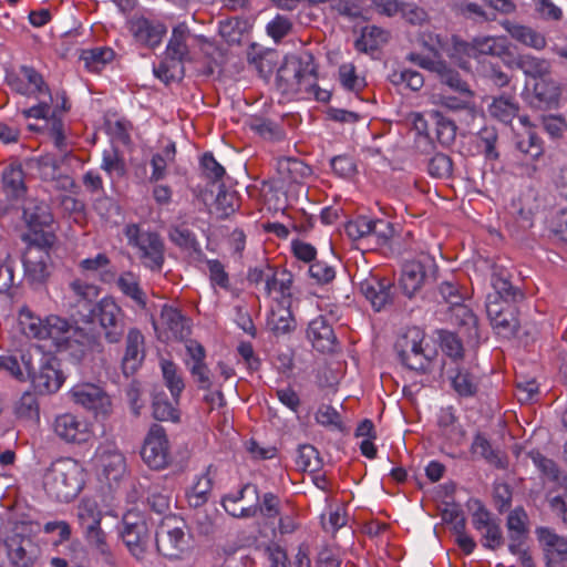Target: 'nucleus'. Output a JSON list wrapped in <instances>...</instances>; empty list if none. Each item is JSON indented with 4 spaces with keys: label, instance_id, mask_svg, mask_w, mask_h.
I'll return each mask as SVG.
<instances>
[{
    "label": "nucleus",
    "instance_id": "obj_62",
    "mask_svg": "<svg viewBox=\"0 0 567 567\" xmlns=\"http://www.w3.org/2000/svg\"><path fill=\"white\" fill-rule=\"evenodd\" d=\"M291 30V20L281 14H277L266 27L267 34L272 38L275 42H279L282 38L289 34Z\"/></svg>",
    "mask_w": 567,
    "mask_h": 567
},
{
    "label": "nucleus",
    "instance_id": "obj_6",
    "mask_svg": "<svg viewBox=\"0 0 567 567\" xmlns=\"http://www.w3.org/2000/svg\"><path fill=\"white\" fill-rule=\"evenodd\" d=\"M19 327L28 338L47 340L51 339L59 344L69 332L70 324L58 316H48L42 319L33 313L27 306H23L18 313Z\"/></svg>",
    "mask_w": 567,
    "mask_h": 567
},
{
    "label": "nucleus",
    "instance_id": "obj_63",
    "mask_svg": "<svg viewBox=\"0 0 567 567\" xmlns=\"http://www.w3.org/2000/svg\"><path fill=\"white\" fill-rule=\"evenodd\" d=\"M154 74L162 82L168 84L183 75V66L181 63H172L169 60H164L158 66L154 68Z\"/></svg>",
    "mask_w": 567,
    "mask_h": 567
},
{
    "label": "nucleus",
    "instance_id": "obj_2",
    "mask_svg": "<svg viewBox=\"0 0 567 567\" xmlns=\"http://www.w3.org/2000/svg\"><path fill=\"white\" fill-rule=\"evenodd\" d=\"M83 466L71 457L55 460L43 475V488L56 502L69 503L85 485Z\"/></svg>",
    "mask_w": 567,
    "mask_h": 567
},
{
    "label": "nucleus",
    "instance_id": "obj_64",
    "mask_svg": "<svg viewBox=\"0 0 567 567\" xmlns=\"http://www.w3.org/2000/svg\"><path fill=\"white\" fill-rule=\"evenodd\" d=\"M16 413L20 417L29 420L39 419L38 401L35 396L30 392L23 393L16 406Z\"/></svg>",
    "mask_w": 567,
    "mask_h": 567
},
{
    "label": "nucleus",
    "instance_id": "obj_57",
    "mask_svg": "<svg viewBox=\"0 0 567 567\" xmlns=\"http://www.w3.org/2000/svg\"><path fill=\"white\" fill-rule=\"evenodd\" d=\"M371 229V219L367 216H359L344 225V233L352 240L370 239Z\"/></svg>",
    "mask_w": 567,
    "mask_h": 567
},
{
    "label": "nucleus",
    "instance_id": "obj_31",
    "mask_svg": "<svg viewBox=\"0 0 567 567\" xmlns=\"http://www.w3.org/2000/svg\"><path fill=\"white\" fill-rule=\"evenodd\" d=\"M214 474L215 470L213 465H209L206 471L198 476L190 491L187 492V501L190 507L198 508L208 502L213 487Z\"/></svg>",
    "mask_w": 567,
    "mask_h": 567
},
{
    "label": "nucleus",
    "instance_id": "obj_16",
    "mask_svg": "<svg viewBox=\"0 0 567 567\" xmlns=\"http://www.w3.org/2000/svg\"><path fill=\"white\" fill-rule=\"evenodd\" d=\"M433 266V260L424 256L419 260H410L403 265L400 286L403 293L412 298L424 285L427 269Z\"/></svg>",
    "mask_w": 567,
    "mask_h": 567
},
{
    "label": "nucleus",
    "instance_id": "obj_17",
    "mask_svg": "<svg viewBox=\"0 0 567 567\" xmlns=\"http://www.w3.org/2000/svg\"><path fill=\"white\" fill-rule=\"evenodd\" d=\"M52 426L56 436L66 443H83L91 436L89 424L72 413L58 415Z\"/></svg>",
    "mask_w": 567,
    "mask_h": 567
},
{
    "label": "nucleus",
    "instance_id": "obj_26",
    "mask_svg": "<svg viewBox=\"0 0 567 567\" xmlns=\"http://www.w3.org/2000/svg\"><path fill=\"white\" fill-rule=\"evenodd\" d=\"M37 168L41 179L54 183L58 189H68L73 185V181L62 174L60 162L52 155H44L37 159Z\"/></svg>",
    "mask_w": 567,
    "mask_h": 567
},
{
    "label": "nucleus",
    "instance_id": "obj_21",
    "mask_svg": "<svg viewBox=\"0 0 567 567\" xmlns=\"http://www.w3.org/2000/svg\"><path fill=\"white\" fill-rule=\"evenodd\" d=\"M128 27L135 40L150 48L159 45L166 33V27L163 23L153 22L143 17L131 19Z\"/></svg>",
    "mask_w": 567,
    "mask_h": 567
},
{
    "label": "nucleus",
    "instance_id": "obj_43",
    "mask_svg": "<svg viewBox=\"0 0 567 567\" xmlns=\"http://www.w3.org/2000/svg\"><path fill=\"white\" fill-rule=\"evenodd\" d=\"M477 147L482 151L484 156L489 161H497L499 153L496 144L498 141L497 130L493 126H484L476 135Z\"/></svg>",
    "mask_w": 567,
    "mask_h": 567
},
{
    "label": "nucleus",
    "instance_id": "obj_40",
    "mask_svg": "<svg viewBox=\"0 0 567 567\" xmlns=\"http://www.w3.org/2000/svg\"><path fill=\"white\" fill-rule=\"evenodd\" d=\"M76 517L83 530L101 525L102 512L95 501L83 498L76 507Z\"/></svg>",
    "mask_w": 567,
    "mask_h": 567
},
{
    "label": "nucleus",
    "instance_id": "obj_13",
    "mask_svg": "<svg viewBox=\"0 0 567 567\" xmlns=\"http://www.w3.org/2000/svg\"><path fill=\"white\" fill-rule=\"evenodd\" d=\"M73 402L96 414H106L111 408L110 396L97 385L78 384L71 390Z\"/></svg>",
    "mask_w": 567,
    "mask_h": 567
},
{
    "label": "nucleus",
    "instance_id": "obj_49",
    "mask_svg": "<svg viewBox=\"0 0 567 567\" xmlns=\"http://www.w3.org/2000/svg\"><path fill=\"white\" fill-rule=\"evenodd\" d=\"M431 116L435 124V134L437 141L442 145H451L456 137L455 123L452 120L443 116L440 112H432Z\"/></svg>",
    "mask_w": 567,
    "mask_h": 567
},
{
    "label": "nucleus",
    "instance_id": "obj_27",
    "mask_svg": "<svg viewBox=\"0 0 567 567\" xmlns=\"http://www.w3.org/2000/svg\"><path fill=\"white\" fill-rule=\"evenodd\" d=\"M190 33L185 24L175 27L166 47L165 58L172 63L183 64L189 58L187 40Z\"/></svg>",
    "mask_w": 567,
    "mask_h": 567
},
{
    "label": "nucleus",
    "instance_id": "obj_36",
    "mask_svg": "<svg viewBox=\"0 0 567 567\" xmlns=\"http://www.w3.org/2000/svg\"><path fill=\"white\" fill-rule=\"evenodd\" d=\"M159 365L165 385L169 390L174 401L178 402V399L185 388L182 371L173 361L166 359H162L159 361Z\"/></svg>",
    "mask_w": 567,
    "mask_h": 567
},
{
    "label": "nucleus",
    "instance_id": "obj_46",
    "mask_svg": "<svg viewBox=\"0 0 567 567\" xmlns=\"http://www.w3.org/2000/svg\"><path fill=\"white\" fill-rule=\"evenodd\" d=\"M516 148L532 159H537L543 155V142L540 137L528 127L524 134L517 136Z\"/></svg>",
    "mask_w": 567,
    "mask_h": 567
},
{
    "label": "nucleus",
    "instance_id": "obj_38",
    "mask_svg": "<svg viewBox=\"0 0 567 567\" xmlns=\"http://www.w3.org/2000/svg\"><path fill=\"white\" fill-rule=\"evenodd\" d=\"M110 259L105 254H97L92 258H85L80 261L79 267L87 274H96L104 282L115 279V271L110 269Z\"/></svg>",
    "mask_w": 567,
    "mask_h": 567
},
{
    "label": "nucleus",
    "instance_id": "obj_34",
    "mask_svg": "<svg viewBox=\"0 0 567 567\" xmlns=\"http://www.w3.org/2000/svg\"><path fill=\"white\" fill-rule=\"evenodd\" d=\"M525 518L526 514L522 508H515L507 517L506 526L511 540L508 548L512 554L520 553V546L526 533Z\"/></svg>",
    "mask_w": 567,
    "mask_h": 567
},
{
    "label": "nucleus",
    "instance_id": "obj_42",
    "mask_svg": "<svg viewBox=\"0 0 567 567\" xmlns=\"http://www.w3.org/2000/svg\"><path fill=\"white\" fill-rule=\"evenodd\" d=\"M534 94L540 103L551 106L558 103L561 90L558 82L545 76L535 83Z\"/></svg>",
    "mask_w": 567,
    "mask_h": 567
},
{
    "label": "nucleus",
    "instance_id": "obj_15",
    "mask_svg": "<svg viewBox=\"0 0 567 567\" xmlns=\"http://www.w3.org/2000/svg\"><path fill=\"white\" fill-rule=\"evenodd\" d=\"M144 359L145 338L137 328H131L125 337V349L121 360L124 375L134 374L142 367Z\"/></svg>",
    "mask_w": 567,
    "mask_h": 567
},
{
    "label": "nucleus",
    "instance_id": "obj_25",
    "mask_svg": "<svg viewBox=\"0 0 567 567\" xmlns=\"http://www.w3.org/2000/svg\"><path fill=\"white\" fill-rule=\"evenodd\" d=\"M288 300H281L271 308L267 318L268 329L277 337L292 332L296 328V321L290 311Z\"/></svg>",
    "mask_w": 567,
    "mask_h": 567
},
{
    "label": "nucleus",
    "instance_id": "obj_51",
    "mask_svg": "<svg viewBox=\"0 0 567 567\" xmlns=\"http://www.w3.org/2000/svg\"><path fill=\"white\" fill-rule=\"evenodd\" d=\"M297 464L303 471L318 472L322 467V460L315 446L305 444L298 449Z\"/></svg>",
    "mask_w": 567,
    "mask_h": 567
},
{
    "label": "nucleus",
    "instance_id": "obj_22",
    "mask_svg": "<svg viewBox=\"0 0 567 567\" xmlns=\"http://www.w3.org/2000/svg\"><path fill=\"white\" fill-rule=\"evenodd\" d=\"M307 338L313 348L320 352H333L337 347V337L329 321L319 316L309 322Z\"/></svg>",
    "mask_w": 567,
    "mask_h": 567
},
{
    "label": "nucleus",
    "instance_id": "obj_52",
    "mask_svg": "<svg viewBox=\"0 0 567 567\" xmlns=\"http://www.w3.org/2000/svg\"><path fill=\"white\" fill-rule=\"evenodd\" d=\"M113 51L109 48H94L83 50L81 60L89 70L99 71L101 66L113 59Z\"/></svg>",
    "mask_w": 567,
    "mask_h": 567
},
{
    "label": "nucleus",
    "instance_id": "obj_61",
    "mask_svg": "<svg viewBox=\"0 0 567 567\" xmlns=\"http://www.w3.org/2000/svg\"><path fill=\"white\" fill-rule=\"evenodd\" d=\"M249 127L265 138L276 140L281 137L279 126L272 121L264 117H251L249 120Z\"/></svg>",
    "mask_w": 567,
    "mask_h": 567
},
{
    "label": "nucleus",
    "instance_id": "obj_39",
    "mask_svg": "<svg viewBox=\"0 0 567 567\" xmlns=\"http://www.w3.org/2000/svg\"><path fill=\"white\" fill-rule=\"evenodd\" d=\"M153 324L155 329L161 326L168 330L173 337L178 338L183 337L185 320L177 309L165 305L161 310L159 319L154 321Z\"/></svg>",
    "mask_w": 567,
    "mask_h": 567
},
{
    "label": "nucleus",
    "instance_id": "obj_14",
    "mask_svg": "<svg viewBox=\"0 0 567 567\" xmlns=\"http://www.w3.org/2000/svg\"><path fill=\"white\" fill-rule=\"evenodd\" d=\"M94 461L102 475L109 481L117 482L126 473L125 456L114 445L100 446L96 450Z\"/></svg>",
    "mask_w": 567,
    "mask_h": 567
},
{
    "label": "nucleus",
    "instance_id": "obj_23",
    "mask_svg": "<svg viewBox=\"0 0 567 567\" xmlns=\"http://www.w3.org/2000/svg\"><path fill=\"white\" fill-rule=\"evenodd\" d=\"M50 254L44 249L28 246L23 255L25 275L32 282H43L49 277Z\"/></svg>",
    "mask_w": 567,
    "mask_h": 567
},
{
    "label": "nucleus",
    "instance_id": "obj_30",
    "mask_svg": "<svg viewBox=\"0 0 567 567\" xmlns=\"http://www.w3.org/2000/svg\"><path fill=\"white\" fill-rule=\"evenodd\" d=\"M446 373L452 388L460 396L470 398L476 394L478 389L477 378L465 368L458 365L449 368Z\"/></svg>",
    "mask_w": 567,
    "mask_h": 567
},
{
    "label": "nucleus",
    "instance_id": "obj_45",
    "mask_svg": "<svg viewBox=\"0 0 567 567\" xmlns=\"http://www.w3.org/2000/svg\"><path fill=\"white\" fill-rule=\"evenodd\" d=\"M4 189L12 196L19 197L24 190V174L20 165H10L2 173Z\"/></svg>",
    "mask_w": 567,
    "mask_h": 567
},
{
    "label": "nucleus",
    "instance_id": "obj_9",
    "mask_svg": "<svg viewBox=\"0 0 567 567\" xmlns=\"http://www.w3.org/2000/svg\"><path fill=\"white\" fill-rule=\"evenodd\" d=\"M31 524L17 522L13 524L10 535L4 539L7 554L11 564L16 567H33L37 559V546L31 537Z\"/></svg>",
    "mask_w": 567,
    "mask_h": 567
},
{
    "label": "nucleus",
    "instance_id": "obj_7",
    "mask_svg": "<svg viewBox=\"0 0 567 567\" xmlns=\"http://www.w3.org/2000/svg\"><path fill=\"white\" fill-rule=\"evenodd\" d=\"M130 246L138 249L142 264L152 269L161 270L164 264V243L158 234L144 231L137 225L131 224L125 228Z\"/></svg>",
    "mask_w": 567,
    "mask_h": 567
},
{
    "label": "nucleus",
    "instance_id": "obj_50",
    "mask_svg": "<svg viewBox=\"0 0 567 567\" xmlns=\"http://www.w3.org/2000/svg\"><path fill=\"white\" fill-rule=\"evenodd\" d=\"M538 540L546 547L547 551H555L559 556L567 557V539L558 536L547 527L536 529Z\"/></svg>",
    "mask_w": 567,
    "mask_h": 567
},
{
    "label": "nucleus",
    "instance_id": "obj_59",
    "mask_svg": "<svg viewBox=\"0 0 567 567\" xmlns=\"http://www.w3.org/2000/svg\"><path fill=\"white\" fill-rule=\"evenodd\" d=\"M453 163L452 159L443 154H435L427 164V172L435 178H446L452 174Z\"/></svg>",
    "mask_w": 567,
    "mask_h": 567
},
{
    "label": "nucleus",
    "instance_id": "obj_24",
    "mask_svg": "<svg viewBox=\"0 0 567 567\" xmlns=\"http://www.w3.org/2000/svg\"><path fill=\"white\" fill-rule=\"evenodd\" d=\"M449 319L453 324L464 330L468 342L474 346L478 343L477 318L466 305L458 302L454 307H450Z\"/></svg>",
    "mask_w": 567,
    "mask_h": 567
},
{
    "label": "nucleus",
    "instance_id": "obj_11",
    "mask_svg": "<svg viewBox=\"0 0 567 567\" xmlns=\"http://www.w3.org/2000/svg\"><path fill=\"white\" fill-rule=\"evenodd\" d=\"M423 336L420 330H411L396 343L398 355L403 365L414 371H426L431 357L422 347Z\"/></svg>",
    "mask_w": 567,
    "mask_h": 567
},
{
    "label": "nucleus",
    "instance_id": "obj_35",
    "mask_svg": "<svg viewBox=\"0 0 567 567\" xmlns=\"http://www.w3.org/2000/svg\"><path fill=\"white\" fill-rule=\"evenodd\" d=\"M120 291L132 299L138 307L146 306V295L140 286V278L132 271L122 272L116 279Z\"/></svg>",
    "mask_w": 567,
    "mask_h": 567
},
{
    "label": "nucleus",
    "instance_id": "obj_55",
    "mask_svg": "<svg viewBox=\"0 0 567 567\" xmlns=\"http://www.w3.org/2000/svg\"><path fill=\"white\" fill-rule=\"evenodd\" d=\"M252 494L254 497L259 501V491L258 487L254 484L247 483L244 484L240 489L235 494H227L221 499V505L224 509L236 518H243L241 516H238L239 509H230V504H237L239 501H243L246 497V494Z\"/></svg>",
    "mask_w": 567,
    "mask_h": 567
},
{
    "label": "nucleus",
    "instance_id": "obj_8",
    "mask_svg": "<svg viewBox=\"0 0 567 567\" xmlns=\"http://www.w3.org/2000/svg\"><path fill=\"white\" fill-rule=\"evenodd\" d=\"M91 315L109 343L122 340L126 331V316L114 298L103 297L93 306Z\"/></svg>",
    "mask_w": 567,
    "mask_h": 567
},
{
    "label": "nucleus",
    "instance_id": "obj_5",
    "mask_svg": "<svg viewBox=\"0 0 567 567\" xmlns=\"http://www.w3.org/2000/svg\"><path fill=\"white\" fill-rule=\"evenodd\" d=\"M157 551L164 557L182 558L190 549V535L185 532L183 519L169 515L165 516L155 533Z\"/></svg>",
    "mask_w": 567,
    "mask_h": 567
},
{
    "label": "nucleus",
    "instance_id": "obj_47",
    "mask_svg": "<svg viewBox=\"0 0 567 567\" xmlns=\"http://www.w3.org/2000/svg\"><path fill=\"white\" fill-rule=\"evenodd\" d=\"M436 74L440 76L441 82L455 93L473 95L468 84L464 82L458 72L451 69L445 61L442 62V66L439 68Z\"/></svg>",
    "mask_w": 567,
    "mask_h": 567
},
{
    "label": "nucleus",
    "instance_id": "obj_4",
    "mask_svg": "<svg viewBox=\"0 0 567 567\" xmlns=\"http://www.w3.org/2000/svg\"><path fill=\"white\" fill-rule=\"evenodd\" d=\"M451 41L450 45L447 41H443L440 35H436L437 49L445 51L449 56L454 59L502 56L507 51V45L502 38L491 35L476 37L471 42L453 37Z\"/></svg>",
    "mask_w": 567,
    "mask_h": 567
},
{
    "label": "nucleus",
    "instance_id": "obj_3",
    "mask_svg": "<svg viewBox=\"0 0 567 567\" xmlns=\"http://www.w3.org/2000/svg\"><path fill=\"white\" fill-rule=\"evenodd\" d=\"M21 363L34 390L40 394L55 393L64 382L59 360L53 355L35 353L21 354Z\"/></svg>",
    "mask_w": 567,
    "mask_h": 567
},
{
    "label": "nucleus",
    "instance_id": "obj_48",
    "mask_svg": "<svg viewBox=\"0 0 567 567\" xmlns=\"http://www.w3.org/2000/svg\"><path fill=\"white\" fill-rule=\"evenodd\" d=\"M472 453L483 457L489 464L503 467L499 452L492 447L489 441L481 433H477L471 446Z\"/></svg>",
    "mask_w": 567,
    "mask_h": 567
},
{
    "label": "nucleus",
    "instance_id": "obj_56",
    "mask_svg": "<svg viewBox=\"0 0 567 567\" xmlns=\"http://www.w3.org/2000/svg\"><path fill=\"white\" fill-rule=\"evenodd\" d=\"M441 348L446 355L454 361L463 358V344L461 339L451 331L441 330L440 333Z\"/></svg>",
    "mask_w": 567,
    "mask_h": 567
},
{
    "label": "nucleus",
    "instance_id": "obj_44",
    "mask_svg": "<svg viewBox=\"0 0 567 567\" xmlns=\"http://www.w3.org/2000/svg\"><path fill=\"white\" fill-rule=\"evenodd\" d=\"M101 168L109 175L111 179L121 178L126 174L125 161L115 148L103 151Z\"/></svg>",
    "mask_w": 567,
    "mask_h": 567
},
{
    "label": "nucleus",
    "instance_id": "obj_33",
    "mask_svg": "<svg viewBox=\"0 0 567 567\" xmlns=\"http://www.w3.org/2000/svg\"><path fill=\"white\" fill-rule=\"evenodd\" d=\"M277 171L284 181L301 183L312 174L310 166L295 157H282L277 161Z\"/></svg>",
    "mask_w": 567,
    "mask_h": 567
},
{
    "label": "nucleus",
    "instance_id": "obj_18",
    "mask_svg": "<svg viewBox=\"0 0 567 567\" xmlns=\"http://www.w3.org/2000/svg\"><path fill=\"white\" fill-rule=\"evenodd\" d=\"M486 312L497 334L509 338L518 328V320L513 305L496 302L494 299L486 301Z\"/></svg>",
    "mask_w": 567,
    "mask_h": 567
},
{
    "label": "nucleus",
    "instance_id": "obj_29",
    "mask_svg": "<svg viewBox=\"0 0 567 567\" xmlns=\"http://www.w3.org/2000/svg\"><path fill=\"white\" fill-rule=\"evenodd\" d=\"M503 27L513 39L528 48L543 50L546 47L547 42L545 35L530 27L511 21L504 22Z\"/></svg>",
    "mask_w": 567,
    "mask_h": 567
},
{
    "label": "nucleus",
    "instance_id": "obj_10",
    "mask_svg": "<svg viewBox=\"0 0 567 567\" xmlns=\"http://www.w3.org/2000/svg\"><path fill=\"white\" fill-rule=\"evenodd\" d=\"M120 536L132 556L138 560L145 557L151 540V529L142 515L126 513L122 519Z\"/></svg>",
    "mask_w": 567,
    "mask_h": 567
},
{
    "label": "nucleus",
    "instance_id": "obj_37",
    "mask_svg": "<svg viewBox=\"0 0 567 567\" xmlns=\"http://www.w3.org/2000/svg\"><path fill=\"white\" fill-rule=\"evenodd\" d=\"M516 65L525 75L534 79H543L550 73L551 64L548 60L530 54H522L516 60Z\"/></svg>",
    "mask_w": 567,
    "mask_h": 567
},
{
    "label": "nucleus",
    "instance_id": "obj_53",
    "mask_svg": "<svg viewBox=\"0 0 567 567\" xmlns=\"http://www.w3.org/2000/svg\"><path fill=\"white\" fill-rule=\"evenodd\" d=\"M215 208L219 213L220 218H227L239 208V198L234 190L219 188L216 196Z\"/></svg>",
    "mask_w": 567,
    "mask_h": 567
},
{
    "label": "nucleus",
    "instance_id": "obj_58",
    "mask_svg": "<svg viewBox=\"0 0 567 567\" xmlns=\"http://www.w3.org/2000/svg\"><path fill=\"white\" fill-rule=\"evenodd\" d=\"M390 80L393 84H404L412 91H419L424 84V79L422 74L413 70L394 71L390 75Z\"/></svg>",
    "mask_w": 567,
    "mask_h": 567
},
{
    "label": "nucleus",
    "instance_id": "obj_1",
    "mask_svg": "<svg viewBox=\"0 0 567 567\" xmlns=\"http://www.w3.org/2000/svg\"><path fill=\"white\" fill-rule=\"evenodd\" d=\"M317 69L310 54L287 59L277 71L276 82L285 94L307 93L319 102H328L331 93L319 87Z\"/></svg>",
    "mask_w": 567,
    "mask_h": 567
},
{
    "label": "nucleus",
    "instance_id": "obj_32",
    "mask_svg": "<svg viewBox=\"0 0 567 567\" xmlns=\"http://www.w3.org/2000/svg\"><path fill=\"white\" fill-rule=\"evenodd\" d=\"M265 518H276L280 514V499L274 493H265L259 503L239 509L238 516L251 518L256 515Z\"/></svg>",
    "mask_w": 567,
    "mask_h": 567
},
{
    "label": "nucleus",
    "instance_id": "obj_54",
    "mask_svg": "<svg viewBox=\"0 0 567 567\" xmlns=\"http://www.w3.org/2000/svg\"><path fill=\"white\" fill-rule=\"evenodd\" d=\"M528 457L535 464V466L545 474L549 480L561 483L566 477H560V472L554 461L547 458L538 451L528 452Z\"/></svg>",
    "mask_w": 567,
    "mask_h": 567
},
{
    "label": "nucleus",
    "instance_id": "obj_19",
    "mask_svg": "<svg viewBox=\"0 0 567 567\" xmlns=\"http://www.w3.org/2000/svg\"><path fill=\"white\" fill-rule=\"evenodd\" d=\"M492 286L494 292L487 296V300L494 299L496 302H504V305H512L523 299L524 293L517 287H514L511 282L509 272L499 267L495 266L492 274Z\"/></svg>",
    "mask_w": 567,
    "mask_h": 567
},
{
    "label": "nucleus",
    "instance_id": "obj_12",
    "mask_svg": "<svg viewBox=\"0 0 567 567\" xmlns=\"http://www.w3.org/2000/svg\"><path fill=\"white\" fill-rule=\"evenodd\" d=\"M143 461L153 470H162L169 463L168 441L163 426H151L141 450Z\"/></svg>",
    "mask_w": 567,
    "mask_h": 567
},
{
    "label": "nucleus",
    "instance_id": "obj_60",
    "mask_svg": "<svg viewBox=\"0 0 567 567\" xmlns=\"http://www.w3.org/2000/svg\"><path fill=\"white\" fill-rule=\"evenodd\" d=\"M171 492L161 489L159 486L153 485L147 497L150 507L157 514H165L171 508Z\"/></svg>",
    "mask_w": 567,
    "mask_h": 567
},
{
    "label": "nucleus",
    "instance_id": "obj_20",
    "mask_svg": "<svg viewBox=\"0 0 567 567\" xmlns=\"http://www.w3.org/2000/svg\"><path fill=\"white\" fill-rule=\"evenodd\" d=\"M360 291L377 311L392 301V282L386 278L370 275L360 282Z\"/></svg>",
    "mask_w": 567,
    "mask_h": 567
},
{
    "label": "nucleus",
    "instance_id": "obj_28",
    "mask_svg": "<svg viewBox=\"0 0 567 567\" xmlns=\"http://www.w3.org/2000/svg\"><path fill=\"white\" fill-rule=\"evenodd\" d=\"M23 219L30 230L50 227L53 216L47 203L37 199H28L23 206Z\"/></svg>",
    "mask_w": 567,
    "mask_h": 567
},
{
    "label": "nucleus",
    "instance_id": "obj_41",
    "mask_svg": "<svg viewBox=\"0 0 567 567\" xmlns=\"http://www.w3.org/2000/svg\"><path fill=\"white\" fill-rule=\"evenodd\" d=\"M488 112L492 117L504 124H509L518 113V104L513 97L502 95L494 99L488 106Z\"/></svg>",
    "mask_w": 567,
    "mask_h": 567
}]
</instances>
